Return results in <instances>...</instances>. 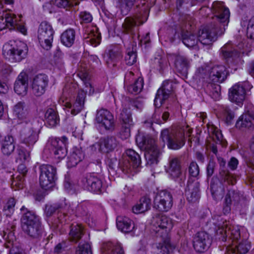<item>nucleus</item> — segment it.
I'll return each instance as SVG.
<instances>
[{
    "mask_svg": "<svg viewBox=\"0 0 254 254\" xmlns=\"http://www.w3.org/2000/svg\"><path fill=\"white\" fill-rule=\"evenodd\" d=\"M219 228L216 233L220 237L218 239L222 241H226L227 238L232 242V245L228 248V251H231L234 254H243L247 253L250 249V245L247 240H243L239 242L241 237L240 230L239 228L230 227L227 230L228 224L227 222L223 223V224H218Z\"/></svg>",
    "mask_w": 254,
    "mask_h": 254,
    "instance_id": "f257e3e1",
    "label": "nucleus"
},
{
    "mask_svg": "<svg viewBox=\"0 0 254 254\" xmlns=\"http://www.w3.org/2000/svg\"><path fill=\"white\" fill-rule=\"evenodd\" d=\"M192 129L188 125L184 124L162 130L160 138L162 141L167 143L169 148L178 150L185 144V136H190Z\"/></svg>",
    "mask_w": 254,
    "mask_h": 254,
    "instance_id": "f03ea898",
    "label": "nucleus"
},
{
    "mask_svg": "<svg viewBox=\"0 0 254 254\" xmlns=\"http://www.w3.org/2000/svg\"><path fill=\"white\" fill-rule=\"evenodd\" d=\"M136 141L138 146L145 150L144 156L147 164L150 166L157 164L160 152L155 140L148 135L138 134L136 136Z\"/></svg>",
    "mask_w": 254,
    "mask_h": 254,
    "instance_id": "7ed1b4c3",
    "label": "nucleus"
},
{
    "mask_svg": "<svg viewBox=\"0 0 254 254\" xmlns=\"http://www.w3.org/2000/svg\"><path fill=\"white\" fill-rule=\"evenodd\" d=\"M138 7L140 11L133 17H127L125 19L123 24V28L125 33H131L135 26L142 25L144 23L147 18L149 12L150 6L146 3L145 0L139 5Z\"/></svg>",
    "mask_w": 254,
    "mask_h": 254,
    "instance_id": "20e7f679",
    "label": "nucleus"
},
{
    "mask_svg": "<svg viewBox=\"0 0 254 254\" xmlns=\"http://www.w3.org/2000/svg\"><path fill=\"white\" fill-rule=\"evenodd\" d=\"M19 143L29 148L32 147L39 138V130L35 124L25 121V124L19 132Z\"/></svg>",
    "mask_w": 254,
    "mask_h": 254,
    "instance_id": "39448f33",
    "label": "nucleus"
},
{
    "mask_svg": "<svg viewBox=\"0 0 254 254\" xmlns=\"http://www.w3.org/2000/svg\"><path fill=\"white\" fill-rule=\"evenodd\" d=\"M22 228L27 234L32 237H38L41 232V226L38 218L32 212L28 211L21 218Z\"/></svg>",
    "mask_w": 254,
    "mask_h": 254,
    "instance_id": "423d86ee",
    "label": "nucleus"
},
{
    "mask_svg": "<svg viewBox=\"0 0 254 254\" xmlns=\"http://www.w3.org/2000/svg\"><path fill=\"white\" fill-rule=\"evenodd\" d=\"M39 182L41 187L45 190L54 186L56 179V169L51 165H42L40 167Z\"/></svg>",
    "mask_w": 254,
    "mask_h": 254,
    "instance_id": "0eeeda50",
    "label": "nucleus"
},
{
    "mask_svg": "<svg viewBox=\"0 0 254 254\" xmlns=\"http://www.w3.org/2000/svg\"><path fill=\"white\" fill-rule=\"evenodd\" d=\"M54 31L52 26L47 22H42L38 30V38L41 46L45 49L49 50L53 41Z\"/></svg>",
    "mask_w": 254,
    "mask_h": 254,
    "instance_id": "6e6552de",
    "label": "nucleus"
},
{
    "mask_svg": "<svg viewBox=\"0 0 254 254\" xmlns=\"http://www.w3.org/2000/svg\"><path fill=\"white\" fill-rule=\"evenodd\" d=\"M154 207L159 211H168L173 206V197L166 190L158 191L153 200Z\"/></svg>",
    "mask_w": 254,
    "mask_h": 254,
    "instance_id": "1a4fd4ad",
    "label": "nucleus"
},
{
    "mask_svg": "<svg viewBox=\"0 0 254 254\" xmlns=\"http://www.w3.org/2000/svg\"><path fill=\"white\" fill-rule=\"evenodd\" d=\"M152 224L156 228L155 231L161 236H166L172 229L174 223L165 215L158 214L153 217Z\"/></svg>",
    "mask_w": 254,
    "mask_h": 254,
    "instance_id": "9d476101",
    "label": "nucleus"
},
{
    "mask_svg": "<svg viewBox=\"0 0 254 254\" xmlns=\"http://www.w3.org/2000/svg\"><path fill=\"white\" fill-rule=\"evenodd\" d=\"M251 88V86L248 82L234 85L229 90V100L239 106H241L245 99L247 91L250 90Z\"/></svg>",
    "mask_w": 254,
    "mask_h": 254,
    "instance_id": "9b49d317",
    "label": "nucleus"
},
{
    "mask_svg": "<svg viewBox=\"0 0 254 254\" xmlns=\"http://www.w3.org/2000/svg\"><path fill=\"white\" fill-rule=\"evenodd\" d=\"M51 144L50 149L57 159H63L66 155V146L68 144V138L63 136L58 137L51 138L49 140Z\"/></svg>",
    "mask_w": 254,
    "mask_h": 254,
    "instance_id": "f8f14e48",
    "label": "nucleus"
},
{
    "mask_svg": "<svg viewBox=\"0 0 254 254\" xmlns=\"http://www.w3.org/2000/svg\"><path fill=\"white\" fill-rule=\"evenodd\" d=\"M95 122L99 127L106 130H111L114 128V117L112 114L106 109H101L97 111Z\"/></svg>",
    "mask_w": 254,
    "mask_h": 254,
    "instance_id": "ddd939ff",
    "label": "nucleus"
},
{
    "mask_svg": "<svg viewBox=\"0 0 254 254\" xmlns=\"http://www.w3.org/2000/svg\"><path fill=\"white\" fill-rule=\"evenodd\" d=\"M81 185L85 190L93 192H98L101 190L102 183L95 174L89 173L83 177Z\"/></svg>",
    "mask_w": 254,
    "mask_h": 254,
    "instance_id": "4468645a",
    "label": "nucleus"
},
{
    "mask_svg": "<svg viewBox=\"0 0 254 254\" xmlns=\"http://www.w3.org/2000/svg\"><path fill=\"white\" fill-rule=\"evenodd\" d=\"M211 244L209 235L204 232H198L193 238V247L198 253L206 251Z\"/></svg>",
    "mask_w": 254,
    "mask_h": 254,
    "instance_id": "2eb2a0df",
    "label": "nucleus"
},
{
    "mask_svg": "<svg viewBox=\"0 0 254 254\" xmlns=\"http://www.w3.org/2000/svg\"><path fill=\"white\" fill-rule=\"evenodd\" d=\"M172 91V83L169 81H164L157 92L154 99L155 106L160 107L163 102L170 97Z\"/></svg>",
    "mask_w": 254,
    "mask_h": 254,
    "instance_id": "dca6fc26",
    "label": "nucleus"
},
{
    "mask_svg": "<svg viewBox=\"0 0 254 254\" xmlns=\"http://www.w3.org/2000/svg\"><path fill=\"white\" fill-rule=\"evenodd\" d=\"M28 51L27 47L23 42H19L15 47H11L9 49L3 48V51L6 52L9 58L19 62L26 56Z\"/></svg>",
    "mask_w": 254,
    "mask_h": 254,
    "instance_id": "f3484780",
    "label": "nucleus"
},
{
    "mask_svg": "<svg viewBox=\"0 0 254 254\" xmlns=\"http://www.w3.org/2000/svg\"><path fill=\"white\" fill-rule=\"evenodd\" d=\"M48 77L44 74H39L33 79L32 82V93L37 96L43 95L48 83Z\"/></svg>",
    "mask_w": 254,
    "mask_h": 254,
    "instance_id": "a211bd4d",
    "label": "nucleus"
},
{
    "mask_svg": "<svg viewBox=\"0 0 254 254\" xmlns=\"http://www.w3.org/2000/svg\"><path fill=\"white\" fill-rule=\"evenodd\" d=\"M86 95V93L83 89H81L79 91L76 101L73 105L66 101L63 104V106L67 110L68 112L70 111L71 114L76 115L83 108Z\"/></svg>",
    "mask_w": 254,
    "mask_h": 254,
    "instance_id": "6ab92c4d",
    "label": "nucleus"
},
{
    "mask_svg": "<svg viewBox=\"0 0 254 254\" xmlns=\"http://www.w3.org/2000/svg\"><path fill=\"white\" fill-rule=\"evenodd\" d=\"M218 34L214 26H206L199 31L198 40L203 45H209L216 40Z\"/></svg>",
    "mask_w": 254,
    "mask_h": 254,
    "instance_id": "aec40b11",
    "label": "nucleus"
},
{
    "mask_svg": "<svg viewBox=\"0 0 254 254\" xmlns=\"http://www.w3.org/2000/svg\"><path fill=\"white\" fill-rule=\"evenodd\" d=\"M28 88V76L25 72H21L17 76L14 84V91L17 95L25 96Z\"/></svg>",
    "mask_w": 254,
    "mask_h": 254,
    "instance_id": "412c9836",
    "label": "nucleus"
},
{
    "mask_svg": "<svg viewBox=\"0 0 254 254\" xmlns=\"http://www.w3.org/2000/svg\"><path fill=\"white\" fill-rule=\"evenodd\" d=\"M213 7L215 13V15L221 23L223 24V26L227 25L229 22L230 11L228 8L226 7L224 3L221 1H216L213 3Z\"/></svg>",
    "mask_w": 254,
    "mask_h": 254,
    "instance_id": "4be33fe9",
    "label": "nucleus"
},
{
    "mask_svg": "<svg viewBox=\"0 0 254 254\" xmlns=\"http://www.w3.org/2000/svg\"><path fill=\"white\" fill-rule=\"evenodd\" d=\"M227 71L223 65L214 66L209 72V79L214 83H221L226 78Z\"/></svg>",
    "mask_w": 254,
    "mask_h": 254,
    "instance_id": "5701e85b",
    "label": "nucleus"
},
{
    "mask_svg": "<svg viewBox=\"0 0 254 254\" xmlns=\"http://www.w3.org/2000/svg\"><path fill=\"white\" fill-rule=\"evenodd\" d=\"M167 172L173 179H177L182 175L181 162L177 157H170Z\"/></svg>",
    "mask_w": 254,
    "mask_h": 254,
    "instance_id": "b1692460",
    "label": "nucleus"
},
{
    "mask_svg": "<svg viewBox=\"0 0 254 254\" xmlns=\"http://www.w3.org/2000/svg\"><path fill=\"white\" fill-rule=\"evenodd\" d=\"M117 141L113 136L101 138L98 143L99 150L103 152H108L113 150L117 145Z\"/></svg>",
    "mask_w": 254,
    "mask_h": 254,
    "instance_id": "393cba45",
    "label": "nucleus"
},
{
    "mask_svg": "<svg viewBox=\"0 0 254 254\" xmlns=\"http://www.w3.org/2000/svg\"><path fill=\"white\" fill-rule=\"evenodd\" d=\"M118 229L124 233H128L134 228V225L131 219L127 217H118L117 219Z\"/></svg>",
    "mask_w": 254,
    "mask_h": 254,
    "instance_id": "a878e982",
    "label": "nucleus"
},
{
    "mask_svg": "<svg viewBox=\"0 0 254 254\" xmlns=\"http://www.w3.org/2000/svg\"><path fill=\"white\" fill-rule=\"evenodd\" d=\"M237 128L243 131H250L254 129L253 121L247 115H242L237 120L236 125Z\"/></svg>",
    "mask_w": 254,
    "mask_h": 254,
    "instance_id": "bb28decb",
    "label": "nucleus"
},
{
    "mask_svg": "<svg viewBox=\"0 0 254 254\" xmlns=\"http://www.w3.org/2000/svg\"><path fill=\"white\" fill-rule=\"evenodd\" d=\"M240 196L239 193L234 190H230L226 194L225 198V202L223 206V213L226 214L230 212L231 210V205L232 201L235 202H238Z\"/></svg>",
    "mask_w": 254,
    "mask_h": 254,
    "instance_id": "cd10ccee",
    "label": "nucleus"
},
{
    "mask_svg": "<svg viewBox=\"0 0 254 254\" xmlns=\"http://www.w3.org/2000/svg\"><path fill=\"white\" fill-rule=\"evenodd\" d=\"M102 254H124V251L120 243L108 242L103 245Z\"/></svg>",
    "mask_w": 254,
    "mask_h": 254,
    "instance_id": "c85d7f7f",
    "label": "nucleus"
},
{
    "mask_svg": "<svg viewBox=\"0 0 254 254\" xmlns=\"http://www.w3.org/2000/svg\"><path fill=\"white\" fill-rule=\"evenodd\" d=\"M45 123L50 127H53L59 124L60 118L58 113L53 109H48L45 114Z\"/></svg>",
    "mask_w": 254,
    "mask_h": 254,
    "instance_id": "c756f323",
    "label": "nucleus"
},
{
    "mask_svg": "<svg viewBox=\"0 0 254 254\" xmlns=\"http://www.w3.org/2000/svg\"><path fill=\"white\" fill-rule=\"evenodd\" d=\"M15 149V142L12 136L8 135L6 136L1 142V151L6 155H9Z\"/></svg>",
    "mask_w": 254,
    "mask_h": 254,
    "instance_id": "7c9ffc66",
    "label": "nucleus"
},
{
    "mask_svg": "<svg viewBox=\"0 0 254 254\" xmlns=\"http://www.w3.org/2000/svg\"><path fill=\"white\" fill-rule=\"evenodd\" d=\"M211 194L214 199H221L224 195V189L217 179L213 180L210 185Z\"/></svg>",
    "mask_w": 254,
    "mask_h": 254,
    "instance_id": "2f4dec72",
    "label": "nucleus"
},
{
    "mask_svg": "<svg viewBox=\"0 0 254 254\" xmlns=\"http://www.w3.org/2000/svg\"><path fill=\"white\" fill-rule=\"evenodd\" d=\"M151 200L147 197L141 198L139 201L132 207V211L140 214L148 211L150 208Z\"/></svg>",
    "mask_w": 254,
    "mask_h": 254,
    "instance_id": "473e14b6",
    "label": "nucleus"
},
{
    "mask_svg": "<svg viewBox=\"0 0 254 254\" xmlns=\"http://www.w3.org/2000/svg\"><path fill=\"white\" fill-rule=\"evenodd\" d=\"M190 64V61L186 57L181 55L176 56L175 65L178 72L183 74L187 73Z\"/></svg>",
    "mask_w": 254,
    "mask_h": 254,
    "instance_id": "72a5a7b5",
    "label": "nucleus"
},
{
    "mask_svg": "<svg viewBox=\"0 0 254 254\" xmlns=\"http://www.w3.org/2000/svg\"><path fill=\"white\" fill-rule=\"evenodd\" d=\"M75 33L73 29H68L61 36V42L66 47H70L74 43Z\"/></svg>",
    "mask_w": 254,
    "mask_h": 254,
    "instance_id": "f704fd0d",
    "label": "nucleus"
},
{
    "mask_svg": "<svg viewBox=\"0 0 254 254\" xmlns=\"http://www.w3.org/2000/svg\"><path fill=\"white\" fill-rule=\"evenodd\" d=\"M14 115L19 120H26L28 117V111L24 102H18L13 108Z\"/></svg>",
    "mask_w": 254,
    "mask_h": 254,
    "instance_id": "c9c22d12",
    "label": "nucleus"
},
{
    "mask_svg": "<svg viewBox=\"0 0 254 254\" xmlns=\"http://www.w3.org/2000/svg\"><path fill=\"white\" fill-rule=\"evenodd\" d=\"M77 75L83 81L86 92H88L89 95L92 94L94 92V89L87 72L85 70L79 71Z\"/></svg>",
    "mask_w": 254,
    "mask_h": 254,
    "instance_id": "e433bc0d",
    "label": "nucleus"
},
{
    "mask_svg": "<svg viewBox=\"0 0 254 254\" xmlns=\"http://www.w3.org/2000/svg\"><path fill=\"white\" fill-rule=\"evenodd\" d=\"M135 0H115L116 6L119 8L123 15L127 14L134 4Z\"/></svg>",
    "mask_w": 254,
    "mask_h": 254,
    "instance_id": "4c0bfd02",
    "label": "nucleus"
},
{
    "mask_svg": "<svg viewBox=\"0 0 254 254\" xmlns=\"http://www.w3.org/2000/svg\"><path fill=\"white\" fill-rule=\"evenodd\" d=\"M83 158L82 151L78 149H75L68 158L67 166L69 167L75 166Z\"/></svg>",
    "mask_w": 254,
    "mask_h": 254,
    "instance_id": "58836bf2",
    "label": "nucleus"
},
{
    "mask_svg": "<svg viewBox=\"0 0 254 254\" xmlns=\"http://www.w3.org/2000/svg\"><path fill=\"white\" fill-rule=\"evenodd\" d=\"M120 118L125 125L127 135L129 136V127L132 125V120L130 112L125 108L121 113Z\"/></svg>",
    "mask_w": 254,
    "mask_h": 254,
    "instance_id": "ea45409f",
    "label": "nucleus"
},
{
    "mask_svg": "<svg viewBox=\"0 0 254 254\" xmlns=\"http://www.w3.org/2000/svg\"><path fill=\"white\" fill-rule=\"evenodd\" d=\"M107 56V63L108 64L115 66L116 63L120 61L122 57L121 50L117 48H114L109 51Z\"/></svg>",
    "mask_w": 254,
    "mask_h": 254,
    "instance_id": "a19ab883",
    "label": "nucleus"
},
{
    "mask_svg": "<svg viewBox=\"0 0 254 254\" xmlns=\"http://www.w3.org/2000/svg\"><path fill=\"white\" fill-rule=\"evenodd\" d=\"M208 132L212 139L216 143L224 145L225 142L223 140V135L221 131L213 125L208 126Z\"/></svg>",
    "mask_w": 254,
    "mask_h": 254,
    "instance_id": "79ce46f5",
    "label": "nucleus"
},
{
    "mask_svg": "<svg viewBox=\"0 0 254 254\" xmlns=\"http://www.w3.org/2000/svg\"><path fill=\"white\" fill-rule=\"evenodd\" d=\"M83 232V227L81 225H72L69 233L70 241L75 243L81 239Z\"/></svg>",
    "mask_w": 254,
    "mask_h": 254,
    "instance_id": "37998d69",
    "label": "nucleus"
},
{
    "mask_svg": "<svg viewBox=\"0 0 254 254\" xmlns=\"http://www.w3.org/2000/svg\"><path fill=\"white\" fill-rule=\"evenodd\" d=\"M86 35L87 36H85V38L87 39V42H89L93 47H96L100 44L101 35L97 31L96 28L95 30L93 29L90 31H87Z\"/></svg>",
    "mask_w": 254,
    "mask_h": 254,
    "instance_id": "c03bdc74",
    "label": "nucleus"
},
{
    "mask_svg": "<svg viewBox=\"0 0 254 254\" xmlns=\"http://www.w3.org/2000/svg\"><path fill=\"white\" fill-rule=\"evenodd\" d=\"M198 39L190 32H186L182 35V41L188 47H192L197 44Z\"/></svg>",
    "mask_w": 254,
    "mask_h": 254,
    "instance_id": "a18cd8bd",
    "label": "nucleus"
},
{
    "mask_svg": "<svg viewBox=\"0 0 254 254\" xmlns=\"http://www.w3.org/2000/svg\"><path fill=\"white\" fill-rule=\"evenodd\" d=\"M153 62L154 67L160 71L166 68L168 65V60L166 57L158 56L154 58Z\"/></svg>",
    "mask_w": 254,
    "mask_h": 254,
    "instance_id": "49530a36",
    "label": "nucleus"
},
{
    "mask_svg": "<svg viewBox=\"0 0 254 254\" xmlns=\"http://www.w3.org/2000/svg\"><path fill=\"white\" fill-rule=\"evenodd\" d=\"M17 156L16 161L20 163L29 160L30 158V152L24 148L22 146H18L17 150Z\"/></svg>",
    "mask_w": 254,
    "mask_h": 254,
    "instance_id": "de8ad7c7",
    "label": "nucleus"
},
{
    "mask_svg": "<svg viewBox=\"0 0 254 254\" xmlns=\"http://www.w3.org/2000/svg\"><path fill=\"white\" fill-rule=\"evenodd\" d=\"M126 154L130 160V163L133 168H137L139 166L141 163L140 156L135 151L132 149H127Z\"/></svg>",
    "mask_w": 254,
    "mask_h": 254,
    "instance_id": "09e8293b",
    "label": "nucleus"
},
{
    "mask_svg": "<svg viewBox=\"0 0 254 254\" xmlns=\"http://www.w3.org/2000/svg\"><path fill=\"white\" fill-rule=\"evenodd\" d=\"M143 87V80L142 77H139L135 82L130 85L127 90L128 92L132 94H137L140 92Z\"/></svg>",
    "mask_w": 254,
    "mask_h": 254,
    "instance_id": "8fccbe9b",
    "label": "nucleus"
},
{
    "mask_svg": "<svg viewBox=\"0 0 254 254\" xmlns=\"http://www.w3.org/2000/svg\"><path fill=\"white\" fill-rule=\"evenodd\" d=\"M16 201L14 198H10L3 207V212L6 216H10L14 211Z\"/></svg>",
    "mask_w": 254,
    "mask_h": 254,
    "instance_id": "3c124183",
    "label": "nucleus"
},
{
    "mask_svg": "<svg viewBox=\"0 0 254 254\" xmlns=\"http://www.w3.org/2000/svg\"><path fill=\"white\" fill-rule=\"evenodd\" d=\"M5 22L6 23L7 28L10 29H15L17 24V18L16 15L12 13H6L5 15Z\"/></svg>",
    "mask_w": 254,
    "mask_h": 254,
    "instance_id": "603ef678",
    "label": "nucleus"
},
{
    "mask_svg": "<svg viewBox=\"0 0 254 254\" xmlns=\"http://www.w3.org/2000/svg\"><path fill=\"white\" fill-rule=\"evenodd\" d=\"M221 52L224 58L228 59L230 58L235 57L238 56V53L233 50L229 46L225 45L221 49Z\"/></svg>",
    "mask_w": 254,
    "mask_h": 254,
    "instance_id": "864d4df0",
    "label": "nucleus"
},
{
    "mask_svg": "<svg viewBox=\"0 0 254 254\" xmlns=\"http://www.w3.org/2000/svg\"><path fill=\"white\" fill-rule=\"evenodd\" d=\"M137 55L136 52L133 50H127L125 56V62L127 64L131 65L136 62Z\"/></svg>",
    "mask_w": 254,
    "mask_h": 254,
    "instance_id": "5fc2aeb1",
    "label": "nucleus"
},
{
    "mask_svg": "<svg viewBox=\"0 0 254 254\" xmlns=\"http://www.w3.org/2000/svg\"><path fill=\"white\" fill-rule=\"evenodd\" d=\"M193 187H194V191L190 192V196H188L189 201L191 202H194L196 201L199 197L198 184L197 183H195L193 185H189L188 186L189 189L190 190Z\"/></svg>",
    "mask_w": 254,
    "mask_h": 254,
    "instance_id": "6e6d98bb",
    "label": "nucleus"
},
{
    "mask_svg": "<svg viewBox=\"0 0 254 254\" xmlns=\"http://www.w3.org/2000/svg\"><path fill=\"white\" fill-rule=\"evenodd\" d=\"M221 177L225 182H227L229 185H234L236 180L235 177L227 171H222L220 172Z\"/></svg>",
    "mask_w": 254,
    "mask_h": 254,
    "instance_id": "4d7b16f0",
    "label": "nucleus"
},
{
    "mask_svg": "<svg viewBox=\"0 0 254 254\" xmlns=\"http://www.w3.org/2000/svg\"><path fill=\"white\" fill-rule=\"evenodd\" d=\"M56 5L59 7H69L77 5L75 0H56Z\"/></svg>",
    "mask_w": 254,
    "mask_h": 254,
    "instance_id": "13d9d810",
    "label": "nucleus"
},
{
    "mask_svg": "<svg viewBox=\"0 0 254 254\" xmlns=\"http://www.w3.org/2000/svg\"><path fill=\"white\" fill-rule=\"evenodd\" d=\"M76 254H92L90 245L87 243L79 244Z\"/></svg>",
    "mask_w": 254,
    "mask_h": 254,
    "instance_id": "bf43d9fd",
    "label": "nucleus"
},
{
    "mask_svg": "<svg viewBox=\"0 0 254 254\" xmlns=\"http://www.w3.org/2000/svg\"><path fill=\"white\" fill-rule=\"evenodd\" d=\"M190 175L194 178H197L199 173V168L197 163L194 161L191 162L189 166Z\"/></svg>",
    "mask_w": 254,
    "mask_h": 254,
    "instance_id": "052dcab7",
    "label": "nucleus"
},
{
    "mask_svg": "<svg viewBox=\"0 0 254 254\" xmlns=\"http://www.w3.org/2000/svg\"><path fill=\"white\" fill-rule=\"evenodd\" d=\"M54 61L55 65L57 68L60 69H62L64 68L63 54L61 52H58L55 55Z\"/></svg>",
    "mask_w": 254,
    "mask_h": 254,
    "instance_id": "680f3d73",
    "label": "nucleus"
},
{
    "mask_svg": "<svg viewBox=\"0 0 254 254\" xmlns=\"http://www.w3.org/2000/svg\"><path fill=\"white\" fill-rule=\"evenodd\" d=\"M211 96L215 100H219L220 97L221 87L219 84H211Z\"/></svg>",
    "mask_w": 254,
    "mask_h": 254,
    "instance_id": "e2e57ef3",
    "label": "nucleus"
},
{
    "mask_svg": "<svg viewBox=\"0 0 254 254\" xmlns=\"http://www.w3.org/2000/svg\"><path fill=\"white\" fill-rule=\"evenodd\" d=\"M24 178L21 176H17L11 183L12 188L15 189H21L23 187Z\"/></svg>",
    "mask_w": 254,
    "mask_h": 254,
    "instance_id": "0e129e2a",
    "label": "nucleus"
},
{
    "mask_svg": "<svg viewBox=\"0 0 254 254\" xmlns=\"http://www.w3.org/2000/svg\"><path fill=\"white\" fill-rule=\"evenodd\" d=\"M247 35L248 38L254 39V16L249 20L247 26Z\"/></svg>",
    "mask_w": 254,
    "mask_h": 254,
    "instance_id": "69168bd1",
    "label": "nucleus"
},
{
    "mask_svg": "<svg viewBox=\"0 0 254 254\" xmlns=\"http://www.w3.org/2000/svg\"><path fill=\"white\" fill-rule=\"evenodd\" d=\"M154 254H169L168 247L161 243H159L154 250Z\"/></svg>",
    "mask_w": 254,
    "mask_h": 254,
    "instance_id": "338daca9",
    "label": "nucleus"
},
{
    "mask_svg": "<svg viewBox=\"0 0 254 254\" xmlns=\"http://www.w3.org/2000/svg\"><path fill=\"white\" fill-rule=\"evenodd\" d=\"M81 23H89L92 20V16L89 12L83 11L80 14Z\"/></svg>",
    "mask_w": 254,
    "mask_h": 254,
    "instance_id": "774afa93",
    "label": "nucleus"
}]
</instances>
